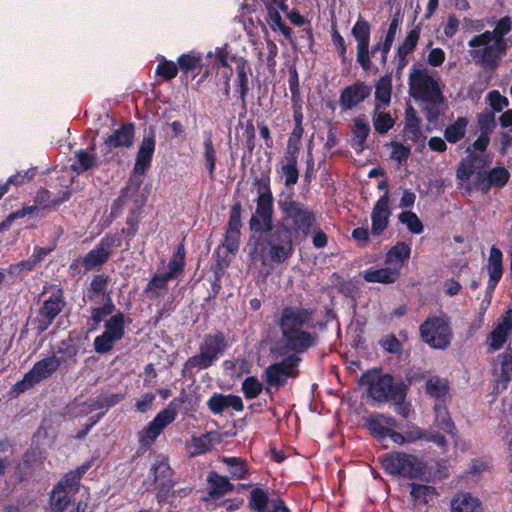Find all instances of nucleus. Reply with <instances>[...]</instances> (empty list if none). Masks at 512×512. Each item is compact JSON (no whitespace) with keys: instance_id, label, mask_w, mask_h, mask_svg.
I'll use <instances>...</instances> for the list:
<instances>
[{"instance_id":"6e6552de","label":"nucleus","mask_w":512,"mask_h":512,"mask_svg":"<svg viewBox=\"0 0 512 512\" xmlns=\"http://www.w3.org/2000/svg\"><path fill=\"white\" fill-rule=\"evenodd\" d=\"M156 149V128L149 126L144 130L143 138L139 144L136 153L135 163L132 175L127 185L121 190L120 196L115 201V205H123L132 194L138 192L142 184L141 177L145 175L151 166L153 155Z\"/></svg>"},{"instance_id":"473e14b6","label":"nucleus","mask_w":512,"mask_h":512,"mask_svg":"<svg viewBox=\"0 0 512 512\" xmlns=\"http://www.w3.org/2000/svg\"><path fill=\"white\" fill-rule=\"evenodd\" d=\"M399 276L400 273L390 266L379 269L370 268L365 270L363 273L364 280L370 283L392 284L399 278Z\"/></svg>"},{"instance_id":"603ef678","label":"nucleus","mask_w":512,"mask_h":512,"mask_svg":"<svg viewBox=\"0 0 512 512\" xmlns=\"http://www.w3.org/2000/svg\"><path fill=\"white\" fill-rule=\"evenodd\" d=\"M222 461L228 467L230 478L235 480H243L248 478V466L246 462L241 458L223 457Z\"/></svg>"},{"instance_id":"1a4fd4ad","label":"nucleus","mask_w":512,"mask_h":512,"mask_svg":"<svg viewBox=\"0 0 512 512\" xmlns=\"http://www.w3.org/2000/svg\"><path fill=\"white\" fill-rule=\"evenodd\" d=\"M189 397L182 390L178 397L170 401L168 406L157 415L138 433L139 448L143 451L151 449L157 438L172 424L177 417L178 409L188 401Z\"/></svg>"},{"instance_id":"0eeeda50","label":"nucleus","mask_w":512,"mask_h":512,"mask_svg":"<svg viewBox=\"0 0 512 512\" xmlns=\"http://www.w3.org/2000/svg\"><path fill=\"white\" fill-rule=\"evenodd\" d=\"M359 384L367 387V394L377 402H401L407 396L408 386L390 374H383L380 369L364 372Z\"/></svg>"},{"instance_id":"f257e3e1","label":"nucleus","mask_w":512,"mask_h":512,"mask_svg":"<svg viewBox=\"0 0 512 512\" xmlns=\"http://www.w3.org/2000/svg\"><path fill=\"white\" fill-rule=\"evenodd\" d=\"M314 310L302 306H284L276 322L281 339L276 351L285 356L280 362L272 363L263 371L262 378L265 384L276 386V390L285 386L289 378L299 376V354L307 352L318 344L319 336L316 332L304 330L313 318Z\"/></svg>"},{"instance_id":"ea45409f","label":"nucleus","mask_w":512,"mask_h":512,"mask_svg":"<svg viewBox=\"0 0 512 512\" xmlns=\"http://www.w3.org/2000/svg\"><path fill=\"white\" fill-rule=\"evenodd\" d=\"M185 256V247L184 244L181 243L177 246L172 257L169 259L168 270L165 272L167 276L172 279H177L183 274L185 269Z\"/></svg>"},{"instance_id":"6e6d98bb","label":"nucleus","mask_w":512,"mask_h":512,"mask_svg":"<svg viewBox=\"0 0 512 512\" xmlns=\"http://www.w3.org/2000/svg\"><path fill=\"white\" fill-rule=\"evenodd\" d=\"M410 486V495L415 505L427 504L432 499V496L436 494V489L432 486L417 483H412Z\"/></svg>"},{"instance_id":"72a5a7b5","label":"nucleus","mask_w":512,"mask_h":512,"mask_svg":"<svg viewBox=\"0 0 512 512\" xmlns=\"http://www.w3.org/2000/svg\"><path fill=\"white\" fill-rule=\"evenodd\" d=\"M405 119V131L410 134L409 139L414 143L423 142L425 137L421 131V120L412 106L406 109Z\"/></svg>"},{"instance_id":"09e8293b","label":"nucleus","mask_w":512,"mask_h":512,"mask_svg":"<svg viewBox=\"0 0 512 512\" xmlns=\"http://www.w3.org/2000/svg\"><path fill=\"white\" fill-rule=\"evenodd\" d=\"M125 397L124 393L102 394L89 403V410H104L103 412L106 413L110 408L123 401Z\"/></svg>"},{"instance_id":"4468645a","label":"nucleus","mask_w":512,"mask_h":512,"mask_svg":"<svg viewBox=\"0 0 512 512\" xmlns=\"http://www.w3.org/2000/svg\"><path fill=\"white\" fill-rule=\"evenodd\" d=\"M174 471L169 464L166 456L159 455L149 470L148 477L152 479V484L157 490L156 499L158 503H163L176 493L174 486L176 482L173 480Z\"/></svg>"},{"instance_id":"a18cd8bd","label":"nucleus","mask_w":512,"mask_h":512,"mask_svg":"<svg viewBox=\"0 0 512 512\" xmlns=\"http://www.w3.org/2000/svg\"><path fill=\"white\" fill-rule=\"evenodd\" d=\"M173 280L171 277L167 276V274L164 273H156L154 274L146 287L144 288V293L148 295L150 299H156L160 296L161 290L166 291L168 290V281Z\"/></svg>"},{"instance_id":"f8f14e48","label":"nucleus","mask_w":512,"mask_h":512,"mask_svg":"<svg viewBox=\"0 0 512 512\" xmlns=\"http://www.w3.org/2000/svg\"><path fill=\"white\" fill-rule=\"evenodd\" d=\"M419 335L423 343L436 350L447 349L453 339L450 319L447 315L429 316L419 327Z\"/></svg>"},{"instance_id":"2f4dec72","label":"nucleus","mask_w":512,"mask_h":512,"mask_svg":"<svg viewBox=\"0 0 512 512\" xmlns=\"http://www.w3.org/2000/svg\"><path fill=\"white\" fill-rule=\"evenodd\" d=\"M203 136L204 166L209 175L210 180H214L216 174L217 151L213 143L212 131H204Z\"/></svg>"},{"instance_id":"e2e57ef3","label":"nucleus","mask_w":512,"mask_h":512,"mask_svg":"<svg viewBox=\"0 0 512 512\" xmlns=\"http://www.w3.org/2000/svg\"><path fill=\"white\" fill-rule=\"evenodd\" d=\"M240 238L241 232L225 229L224 240L222 244L215 250V254L219 255V252L222 248L226 249L227 253H236L239 249Z\"/></svg>"},{"instance_id":"0e129e2a","label":"nucleus","mask_w":512,"mask_h":512,"mask_svg":"<svg viewBox=\"0 0 512 512\" xmlns=\"http://www.w3.org/2000/svg\"><path fill=\"white\" fill-rule=\"evenodd\" d=\"M241 389L246 399H254L263 391V383L255 376H248L242 382Z\"/></svg>"},{"instance_id":"393cba45","label":"nucleus","mask_w":512,"mask_h":512,"mask_svg":"<svg viewBox=\"0 0 512 512\" xmlns=\"http://www.w3.org/2000/svg\"><path fill=\"white\" fill-rule=\"evenodd\" d=\"M249 74H251V67L248 61L243 57H239V59L236 60V78L234 79V87L235 91L239 94V98L243 106H246L247 96L250 90Z\"/></svg>"},{"instance_id":"5701e85b","label":"nucleus","mask_w":512,"mask_h":512,"mask_svg":"<svg viewBox=\"0 0 512 512\" xmlns=\"http://www.w3.org/2000/svg\"><path fill=\"white\" fill-rule=\"evenodd\" d=\"M207 407L214 415H221L227 408L231 407L236 412L244 410L242 398L233 394L213 393L207 401Z\"/></svg>"},{"instance_id":"f3484780","label":"nucleus","mask_w":512,"mask_h":512,"mask_svg":"<svg viewBox=\"0 0 512 512\" xmlns=\"http://www.w3.org/2000/svg\"><path fill=\"white\" fill-rule=\"evenodd\" d=\"M135 124L132 122L122 123L119 128L109 134L102 144V154L108 157L114 149H129L133 146L135 139Z\"/></svg>"},{"instance_id":"9b49d317","label":"nucleus","mask_w":512,"mask_h":512,"mask_svg":"<svg viewBox=\"0 0 512 512\" xmlns=\"http://www.w3.org/2000/svg\"><path fill=\"white\" fill-rule=\"evenodd\" d=\"M351 34L357 42L356 61L365 72L376 73L378 67L374 66L371 58L381 51V40L374 43L370 49L371 25L363 17H359L352 27Z\"/></svg>"},{"instance_id":"dca6fc26","label":"nucleus","mask_w":512,"mask_h":512,"mask_svg":"<svg viewBox=\"0 0 512 512\" xmlns=\"http://www.w3.org/2000/svg\"><path fill=\"white\" fill-rule=\"evenodd\" d=\"M122 244L121 234L107 233L96 245L90 250L82 260V265L86 271H90L95 267L105 264L112 255V249L120 247Z\"/></svg>"},{"instance_id":"8fccbe9b","label":"nucleus","mask_w":512,"mask_h":512,"mask_svg":"<svg viewBox=\"0 0 512 512\" xmlns=\"http://www.w3.org/2000/svg\"><path fill=\"white\" fill-rule=\"evenodd\" d=\"M92 461H86L74 470L68 471L62 478V482L67 484L70 490H80L81 479L91 468Z\"/></svg>"},{"instance_id":"052dcab7","label":"nucleus","mask_w":512,"mask_h":512,"mask_svg":"<svg viewBox=\"0 0 512 512\" xmlns=\"http://www.w3.org/2000/svg\"><path fill=\"white\" fill-rule=\"evenodd\" d=\"M398 219L400 223L406 225L407 229L413 234H421L424 231V226L416 213L408 210L399 214Z\"/></svg>"},{"instance_id":"7c9ffc66","label":"nucleus","mask_w":512,"mask_h":512,"mask_svg":"<svg viewBox=\"0 0 512 512\" xmlns=\"http://www.w3.org/2000/svg\"><path fill=\"white\" fill-rule=\"evenodd\" d=\"M96 166L95 145L91 144L87 149H80L75 152V161L71 164V170L79 175Z\"/></svg>"},{"instance_id":"c85d7f7f","label":"nucleus","mask_w":512,"mask_h":512,"mask_svg":"<svg viewBox=\"0 0 512 512\" xmlns=\"http://www.w3.org/2000/svg\"><path fill=\"white\" fill-rule=\"evenodd\" d=\"M370 131V125L364 116L357 117L353 120L350 145L356 153H361L366 149V141Z\"/></svg>"},{"instance_id":"cd10ccee","label":"nucleus","mask_w":512,"mask_h":512,"mask_svg":"<svg viewBox=\"0 0 512 512\" xmlns=\"http://www.w3.org/2000/svg\"><path fill=\"white\" fill-rule=\"evenodd\" d=\"M72 193L68 187L66 189L61 190L58 193L57 198H51V192L48 189L41 188L37 191L36 196L34 198V205L36 206V211L39 209H56L59 205L68 201L71 197Z\"/></svg>"},{"instance_id":"39448f33","label":"nucleus","mask_w":512,"mask_h":512,"mask_svg":"<svg viewBox=\"0 0 512 512\" xmlns=\"http://www.w3.org/2000/svg\"><path fill=\"white\" fill-rule=\"evenodd\" d=\"M409 93L420 102L426 120L430 123L436 122L445 98L438 81L429 74L427 69L413 67L410 70Z\"/></svg>"},{"instance_id":"ddd939ff","label":"nucleus","mask_w":512,"mask_h":512,"mask_svg":"<svg viewBox=\"0 0 512 512\" xmlns=\"http://www.w3.org/2000/svg\"><path fill=\"white\" fill-rule=\"evenodd\" d=\"M64 363V358L57 357L55 355L48 356L42 360L37 361L33 365L32 369L25 373L20 381L13 385L12 391L16 395L24 393L25 391L34 387L36 384L49 378Z\"/></svg>"},{"instance_id":"bb28decb","label":"nucleus","mask_w":512,"mask_h":512,"mask_svg":"<svg viewBox=\"0 0 512 512\" xmlns=\"http://www.w3.org/2000/svg\"><path fill=\"white\" fill-rule=\"evenodd\" d=\"M411 255V247L403 241L396 242L385 254V264L396 269L398 273L408 262Z\"/></svg>"},{"instance_id":"680f3d73","label":"nucleus","mask_w":512,"mask_h":512,"mask_svg":"<svg viewBox=\"0 0 512 512\" xmlns=\"http://www.w3.org/2000/svg\"><path fill=\"white\" fill-rule=\"evenodd\" d=\"M108 281H109L108 275H105V274L94 275L90 282V285L87 289L86 297L89 300H94L97 297H99V295L105 291Z\"/></svg>"},{"instance_id":"a211bd4d","label":"nucleus","mask_w":512,"mask_h":512,"mask_svg":"<svg viewBox=\"0 0 512 512\" xmlns=\"http://www.w3.org/2000/svg\"><path fill=\"white\" fill-rule=\"evenodd\" d=\"M64 306L65 301L60 292L51 294L43 302L35 319L39 332L46 331L52 325Z\"/></svg>"},{"instance_id":"f03ea898","label":"nucleus","mask_w":512,"mask_h":512,"mask_svg":"<svg viewBox=\"0 0 512 512\" xmlns=\"http://www.w3.org/2000/svg\"><path fill=\"white\" fill-rule=\"evenodd\" d=\"M281 222L272 234V254L276 264L288 261L293 253V237L305 240L317 226L316 213L305 203L294 199L293 194L281 195L277 202Z\"/></svg>"},{"instance_id":"a19ab883","label":"nucleus","mask_w":512,"mask_h":512,"mask_svg":"<svg viewBox=\"0 0 512 512\" xmlns=\"http://www.w3.org/2000/svg\"><path fill=\"white\" fill-rule=\"evenodd\" d=\"M202 61L203 55L200 52L192 50L188 53H183L177 58L178 69L185 75L190 71L193 72L201 69Z\"/></svg>"},{"instance_id":"20e7f679","label":"nucleus","mask_w":512,"mask_h":512,"mask_svg":"<svg viewBox=\"0 0 512 512\" xmlns=\"http://www.w3.org/2000/svg\"><path fill=\"white\" fill-rule=\"evenodd\" d=\"M512 30V19L509 16L500 18L492 31L474 35L468 46L473 48L471 56L476 63L486 68L495 69L510 47L505 36Z\"/></svg>"},{"instance_id":"864d4df0","label":"nucleus","mask_w":512,"mask_h":512,"mask_svg":"<svg viewBox=\"0 0 512 512\" xmlns=\"http://www.w3.org/2000/svg\"><path fill=\"white\" fill-rule=\"evenodd\" d=\"M141 214H142V207L137 206L133 208L126 219V228H122L121 234L125 235L127 240L130 241L138 232L139 224L141 221ZM130 244L127 242V247H129Z\"/></svg>"},{"instance_id":"f704fd0d","label":"nucleus","mask_w":512,"mask_h":512,"mask_svg":"<svg viewBox=\"0 0 512 512\" xmlns=\"http://www.w3.org/2000/svg\"><path fill=\"white\" fill-rule=\"evenodd\" d=\"M452 512H482L480 501L469 493L458 494L451 501Z\"/></svg>"},{"instance_id":"412c9836","label":"nucleus","mask_w":512,"mask_h":512,"mask_svg":"<svg viewBox=\"0 0 512 512\" xmlns=\"http://www.w3.org/2000/svg\"><path fill=\"white\" fill-rule=\"evenodd\" d=\"M512 332V308L507 309L497 320L495 327L488 335L491 351L500 350L508 341Z\"/></svg>"},{"instance_id":"2eb2a0df","label":"nucleus","mask_w":512,"mask_h":512,"mask_svg":"<svg viewBox=\"0 0 512 512\" xmlns=\"http://www.w3.org/2000/svg\"><path fill=\"white\" fill-rule=\"evenodd\" d=\"M79 490H70L60 479L53 487L49 503L53 512H85L87 504L76 500Z\"/></svg>"},{"instance_id":"c03bdc74","label":"nucleus","mask_w":512,"mask_h":512,"mask_svg":"<svg viewBox=\"0 0 512 512\" xmlns=\"http://www.w3.org/2000/svg\"><path fill=\"white\" fill-rule=\"evenodd\" d=\"M468 120L465 117H458L452 124H449L444 130V139L455 144L462 140L466 134Z\"/></svg>"},{"instance_id":"58836bf2","label":"nucleus","mask_w":512,"mask_h":512,"mask_svg":"<svg viewBox=\"0 0 512 512\" xmlns=\"http://www.w3.org/2000/svg\"><path fill=\"white\" fill-rule=\"evenodd\" d=\"M265 7L267 10L266 21L269 24L270 28L273 31H281V33L285 36L286 39L292 41V29L286 26L280 15V12L277 11V7L274 4L265 3Z\"/></svg>"},{"instance_id":"37998d69","label":"nucleus","mask_w":512,"mask_h":512,"mask_svg":"<svg viewBox=\"0 0 512 512\" xmlns=\"http://www.w3.org/2000/svg\"><path fill=\"white\" fill-rule=\"evenodd\" d=\"M381 105L376 103L373 113V126L378 134L384 135L395 125V120L389 112L379 111Z\"/></svg>"},{"instance_id":"e433bc0d","label":"nucleus","mask_w":512,"mask_h":512,"mask_svg":"<svg viewBox=\"0 0 512 512\" xmlns=\"http://www.w3.org/2000/svg\"><path fill=\"white\" fill-rule=\"evenodd\" d=\"M425 390L430 397L444 403L449 392V383L444 378L433 376L426 381Z\"/></svg>"},{"instance_id":"bf43d9fd","label":"nucleus","mask_w":512,"mask_h":512,"mask_svg":"<svg viewBox=\"0 0 512 512\" xmlns=\"http://www.w3.org/2000/svg\"><path fill=\"white\" fill-rule=\"evenodd\" d=\"M420 30V26H416L411 29L404 40L397 46L396 51L401 52L402 54H412L420 39Z\"/></svg>"},{"instance_id":"5fc2aeb1","label":"nucleus","mask_w":512,"mask_h":512,"mask_svg":"<svg viewBox=\"0 0 512 512\" xmlns=\"http://www.w3.org/2000/svg\"><path fill=\"white\" fill-rule=\"evenodd\" d=\"M158 65L155 70V74L160 77L163 81H171L174 79L178 72L177 62L167 60L164 56L157 57Z\"/></svg>"},{"instance_id":"69168bd1","label":"nucleus","mask_w":512,"mask_h":512,"mask_svg":"<svg viewBox=\"0 0 512 512\" xmlns=\"http://www.w3.org/2000/svg\"><path fill=\"white\" fill-rule=\"evenodd\" d=\"M391 148L390 159L396 161L398 165L405 163L411 155V147L392 140L388 144Z\"/></svg>"},{"instance_id":"6ab92c4d","label":"nucleus","mask_w":512,"mask_h":512,"mask_svg":"<svg viewBox=\"0 0 512 512\" xmlns=\"http://www.w3.org/2000/svg\"><path fill=\"white\" fill-rule=\"evenodd\" d=\"M372 93V87L364 81L357 80L346 86L340 93L339 105L342 111L352 110L364 102Z\"/></svg>"},{"instance_id":"79ce46f5","label":"nucleus","mask_w":512,"mask_h":512,"mask_svg":"<svg viewBox=\"0 0 512 512\" xmlns=\"http://www.w3.org/2000/svg\"><path fill=\"white\" fill-rule=\"evenodd\" d=\"M125 326H126V316L123 312L118 311L116 314H113L105 322L104 333H106L109 336H112L116 340L120 341L125 335Z\"/></svg>"},{"instance_id":"b1692460","label":"nucleus","mask_w":512,"mask_h":512,"mask_svg":"<svg viewBox=\"0 0 512 512\" xmlns=\"http://www.w3.org/2000/svg\"><path fill=\"white\" fill-rule=\"evenodd\" d=\"M365 426L374 438L383 440L391 432V428L397 427V420L392 416L375 414L366 419Z\"/></svg>"},{"instance_id":"774afa93","label":"nucleus","mask_w":512,"mask_h":512,"mask_svg":"<svg viewBox=\"0 0 512 512\" xmlns=\"http://www.w3.org/2000/svg\"><path fill=\"white\" fill-rule=\"evenodd\" d=\"M117 341L118 340H116L114 337L109 336L103 332L101 335L95 337L93 342L94 350L98 354H106L113 349L114 344Z\"/></svg>"},{"instance_id":"a878e982","label":"nucleus","mask_w":512,"mask_h":512,"mask_svg":"<svg viewBox=\"0 0 512 512\" xmlns=\"http://www.w3.org/2000/svg\"><path fill=\"white\" fill-rule=\"evenodd\" d=\"M467 153L468 155L460 161L456 170V177L461 182L468 181L477 169L485 165L484 157L471 151L470 147L467 148Z\"/></svg>"},{"instance_id":"de8ad7c7","label":"nucleus","mask_w":512,"mask_h":512,"mask_svg":"<svg viewBox=\"0 0 512 512\" xmlns=\"http://www.w3.org/2000/svg\"><path fill=\"white\" fill-rule=\"evenodd\" d=\"M502 259H503L502 251L498 247L493 245L490 248L488 265H487V270H488L489 276L491 277V282H494L497 279L502 278V275H503Z\"/></svg>"},{"instance_id":"4d7b16f0","label":"nucleus","mask_w":512,"mask_h":512,"mask_svg":"<svg viewBox=\"0 0 512 512\" xmlns=\"http://www.w3.org/2000/svg\"><path fill=\"white\" fill-rule=\"evenodd\" d=\"M269 500L268 493L259 487L254 488L249 496V508L256 512H267Z\"/></svg>"},{"instance_id":"aec40b11","label":"nucleus","mask_w":512,"mask_h":512,"mask_svg":"<svg viewBox=\"0 0 512 512\" xmlns=\"http://www.w3.org/2000/svg\"><path fill=\"white\" fill-rule=\"evenodd\" d=\"M509 171L504 167H495L490 170L476 172L474 185L483 192H488L491 187H504L509 181Z\"/></svg>"},{"instance_id":"338daca9","label":"nucleus","mask_w":512,"mask_h":512,"mask_svg":"<svg viewBox=\"0 0 512 512\" xmlns=\"http://www.w3.org/2000/svg\"><path fill=\"white\" fill-rule=\"evenodd\" d=\"M241 228H242V205L240 202H236L231 206L226 230L241 232Z\"/></svg>"},{"instance_id":"c756f323","label":"nucleus","mask_w":512,"mask_h":512,"mask_svg":"<svg viewBox=\"0 0 512 512\" xmlns=\"http://www.w3.org/2000/svg\"><path fill=\"white\" fill-rule=\"evenodd\" d=\"M207 482L209 485L208 495L211 499L223 497L235 489L234 484L229 481L228 477L222 476L216 471L209 472Z\"/></svg>"},{"instance_id":"4c0bfd02","label":"nucleus","mask_w":512,"mask_h":512,"mask_svg":"<svg viewBox=\"0 0 512 512\" xmlns=\"http://www.w3.org/2000/svg\"><path fill=\"white\" fill-rule=\"evenodd\" d=\"M278 172L284 178L285 187L292 188L299 180L298 160L283 158Z\"/></svg>"},{"instance_id":"c9c22d12","label":"nucleus","mask_w":512,"mask_h":512,"mask_svg":"<svg viewBox=\"0 0 512 512\" xmlns=\"http://www.w3.org/2000/svg\"><path fill=\"white\" fill-rule=\"evenodd\" d=\"M435 411V422L439 429L452 437H457L456 426L447 410L444 403H436L434 406Z\"/></svg>"},{"instance_id":"423d86ee","label":"nucleus","mask_w":512,"mask_h":512,"mask_svg":"<svg viewBox=\"0 0 512 512\" xmlns=\"http://www.w3.org/2000/svg\"><path fill=\"white\" fill-rule=\"evenodd\" d=\"M230 345L227 335L221 330L205 334L199 346V353L189 357L184 363L182 376L193 377L196 372L211 367Z\"/></svg>"},{"instance_id":"7ed1b4c3","label":"nucleus","mask_w":512,"mask_h":512,"mask_svg":"<svg viewBox=\"0 0 512 512\" xmlns=\"http://www.w3.org/2000/svg\"><path fill=\"white\" fill-rule=\"evenodd\" d=\"M274 202L256 199V209L249 220L251 234L248 239V255L252 262H260L262 266L276 264L272 254V234L276 227L273 225Z\"/></svg>"},{"instance_id":"13d9d810","label":"nucleus","mask_w":512,"mask_h":512,"mask_svg":"<svg viewBox=\"0 0 512 512\" xmlns=\"http://www.w3.org/2000/svg\"><path fill=\"white\" fill-rule=\"evenodd\" d=\"M214 434H215L214 432H206L205 434H202L198 437H193L192 438V447L194 450L191 452V455L196 456V455H202V454H205L206 452H209L213 448V445H214V442H213Z\"/></svg>"},{"instance_id":"3c124183","label":"nucleus","mask_w":512,"mask_h":512,"mask_svg":"<svg viewBox=\"0 0 512 512\" xmlns=\"http://www.w3.org/2000/svg\"><path fill=\"white\" fill-rule=\"evenodd\" d=\"M92 461H86L74 470L68 471L62 478V482L67 484L70 490H80L81 479L91 468Z\"/></svg>"},{"instance_id":"49530a36","label":"nucleus","mask_w":512,"mask_h":512,"mask_svg":"<svg viewBox=\"0 0 512 512\" xmlns=\"http://www.w3.org/2000/svg\"><path fill=\"white\" fill-rule=\"evenodd\" d=\"M392 93V76L386 73L381 76L375 85V98L380 105H388L391 101Z\"/></svg>"},{"instance_id":"4be33fe9","label":"nucleus","mask_w":512,"mask_h":512,"mask_svg":"<svg viewBox=\"0 0 512 512\" xmlns=\"http://www.w3.org/2000/svg\"><path fill=\"white\" fill-rule=\"evenodd\" d=\"M390 194L385 192L375 203L372 213L371 233L375 236L381 235L388 227L391 210L389 208Z\"/></svg>"},{"instance_id":"9d476101","label":"nucleus","mask_w":512,"mask_h":512,"mask_svg":"<svg viewBox=\"0 0 512 512\" xmlns=\"http://www.w3.org/2000/svg\"><path fill=\"white\" fill-rule=\"evenodd\" d=\"M383 470L390 475L420 479L427 472V465L417 456L393 451L380 457Z\"/></svg>"}]
</instances>
